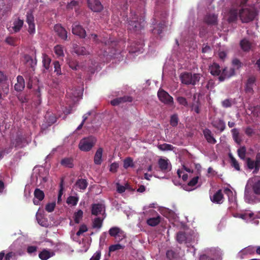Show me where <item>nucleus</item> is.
Instances as JSON below:
<instances>
[{"label": "nucleus", "mask_w": 260, "mask_h": 260, "mask_svg": "<svg viewBox=\"0 0 260 260\" xmlns=\"http://www.w3.org/2000/svg\"><path fill=\"white\" fill-rule=\"evenodd\" d=\"M28 142L26 140V138L23 137L22 135L18 134L13 142L14 147L15 148H22L25 144H28Z\"/></svg>", "instance_id": "nucleus-14"}, {"label": "nucleus", "mask_w": 260, "mask_h": 260, "mask_svg": "<svg viewBox=\"0 0 260 260\" xmlns=\"http://www.w3.org/2000/svg\"><path fill=\"white\" fill-rule=\"evenodd\" d=\"M6 42L10 45H15V39L13 37H7L6 39Z\"/></svg>", "instance_id": "nucleus-59"}, {"label": "nucleus", "mask_w": 260, "mask_h": 260, "mask_svg": "<svg viewBox=\"0 0 260 260\" xmlns=\"http://www.w3.org/2000/svg\"><path fill=\"white\" fill-rule=\"evenodd\" d=\"M54 30L59 38L64 41L67 40V31L61 24H55Z\"/></svg>", "instance_id": "nucleus-12"}, {"label": "nucleus", "mask_w": 260, "mask_h": 260, "mask_svg": "<svg viewBox=\"0 0 260 260\" xmlns=\"http://www.w3.org/2000/svg\"><path fill=\"white\" fill-rule=\"evenodd\" d=\"M176 240L178 243H179L180 244L186 243L187 237L185 233L184 232H179L177 233L176 235Z\"/></svg>", "instance_id": "nucleus-33"}, {"label": "nucleus", "mask_w": 260, "mask_h": 260, "mask_svg": "<svg viewBox=\"0 0 260 260\" xmlns=\"http://www.w3.org/2000/svg\"><path fill=\"white\" fill-rule=\"evenodd\" d=\"M23 59H24L25 63L26 66L30 69V72L33 73L35 71V67L37 64L36 52H35L34 59L32 56L28 54H25L24 56H23Z\"/></svg>", "instance_id": "nucleus-9"}, {"label": "nucleus", "mask_w": 260, "mask_h": 260, "mask_svg": "<svg viewBox=\"0 0 260 260\" xmlns=\"http://www.w3.org/2000/svg\"><path fill=\"white\" fill-rule=\"evenodd\" d=\"M123 248L124 246L120 244H116L110 245L109 250L110 252H114L116 250H118V249H123Z\"/></svg>", "instance_id": "nucleus-48"}, {"label": "nucleus", "mask_w": 260, "mask_h": 260, "mask_svg": "<svg viewBox=\"0 0 260 260\" xmlns=\"http://www.w3.org/2000/svg\"><path fill=\"white\" fill-rule=\"evenodd\" d=\"M256 82V77L250 76L248 78L245 87V90L246 93H252L253 92V87Z\"/></svg>", "instance_id": "nucleus-13"}, {"label": "nucleus", "mask_w": 260, "mask_h": 260, "mask_svg": "<svg viewBox=\"0 0 260 260\" xmlns=\"http://www.w3.org/2000/svg\"><path fill=\"white\" fill-rule=\"evenodd\" d=\"M170 124L173 127H175L178 124V116L177 114H174L171 116Z\"/></svg>", "instance_id": "nucleus-40"}, {"label": "nucleus", "mask_w": 260, "mask_h": 260, "mask_svg": "<svg viewBox=\"0 0 260 260\" xmlns=\"http://www.w3.org/2000/svg\"><path fill=\"white\" fill-rule=\"evenodd\" d=\"M134 162L131 157L125 158L123 161V167L125 169H127L128 167H134Z\"/></svg>", "instance_id": "nucleus-47"}, {"label": "nucleus", "mask_w": 260, "mask_h": 260, "mask_svg": "<svg viewBox=\"0 0 260 260\" xmlns=\"http://www.w3.org/2000/svg\"><path fill=\"white\" fill-rule=\"evenodd\" d=\"M51 62V59L48 55L46 54H42V64L43 67L44 69L48 71L50 68V63Z\"/></svg>", "instance_id": "nucleus-28"}, {"label": "nucleus", "mask_w": 260, "mask_h": 260, "mask_svg": "<svg viewBox=\"0 0 260 260\" xmlns=\"http://www.w3.org/2000/svg\"><path fill=\"white\" fill-rule=\"evenodd\" d=\"M0 91H1L3 93L4 96H7L9 92V84L6 82L1 83Z\"/></svg>", "instance_id": "nucleus-34"}, {"label": "nucleus", "mask_w": 260, "mask_h": 260, "mask_svg": "<svg viewBox=\"0 0 260 260\" xmlns=\"http://www.w3.org/2000/svg\"><path fill=\"white\" fill-rule=\"evenodd\" d=\"M209 70L211 74L214 76H219L221 73L220 67L218 63L215 62H214L209 66Z\"/></svg>", "instance_id": "nucleus-24"}, {"label": "nucleus", "mask_w": 260, "mask_h": 260, "mask_svg": "<svg viewBox=\"0 0 260 260\" xmlns=\"http://www.w3.org/2000/svg\"><path fill=\"white\" fill-rule=\"evenodd\" d=\"M192 110L195 112L196 113H200V102L199 100L197 101V103H196V104H194L192 105Z\"/></svg>", "instance_id": "nucleus-63"}, {"label": "nucleus", "mask_w": 260, "mask_h": 260, "mask_svg": "<svg viewBox=\"0 0 260 260\" xmlns=\"http://www.w3.org/2000/svg\"><path fill=\"white\" fill-rule=\"evenodd\" d=\"M23 24V21L19 18L16 19L13 22L12 30L14 32H19L22 28Z\"/></svg>", "instance_id": "nucleus-29"}, {"label": "nucleus", "mask_w": 260, "mask_h": 260, "mask_svg": "<svg viewBox=\"0 0 260 260\" xmlns=\"http://www.w3.org/2000/svg\"><path fill=\"white\" fill-rule=\"evenodd\" d=\"M125 234L123 231H121L117 234L116 237H115V239L117 241L119 242L125 238Z\"/></svg>", "instance_id": "nucleus-60"}, {"label": "nucleus", "mask_w": 260, "mask_h": 260, "mask_svg": "<svg viewBox=\"0 0 260 260\" xmlns=\"http://www.w3.org/2000/svg\"><path fill=\"white\" fill-rule=\"evenodd\" d=\"M157 97H158V100L165 105L169 106H173L174 105V102L173 96L162 89H158Z\"/></svg>", "instance_id": "nucleus-6"}, {"label": "nucleus", "mask_w": 260, "mask_h": 260, "mask_svg": "<svg viewBox=\"0 0 260 260\" xmlns=\"http://www.w3.org/2000/svg\"><path fill=\"white\" fill-rule=\"evenodd\" d=\"M247 167L248 169L252 170L254 169L253 173H257L260 168V153L256 154L255 160H252L250 158L246 159Z\"/></svg>", "instance_id": "nucleus-7"}, {"label": "nucleus", "mask_w": 260, "mask_h": 260, "mask_svg": "<svg viewBox=\"0 0 260 260\" xmlns=\"http://www.w3.org/2000/svg\"><path fill=\"white\" fill-rule=\"evenodd\" d=\"M199 180L198 177H194L191 179L190 181H189L188 183V185L189 186L193 187L196 185L198 183V181Z\"/></svg>", "instance_id": "nucleus-61"}, {"label": "nucleus", "mask_w": 260, "mask_h": 260, "mask_svg": "<svg viewBox=\"0 0 260 260\" xmlns=\"http://www.w3.org/2000/svg\"><path fill=\"white\" fill-rule=\"evenodd\" d=\"M246 203L254 204L260 202V179L255 178L251 184V187L246 185L244 191Z\"/></svg>", "instance_id": "nucleus-1"}, {"label": "nucleus", "mask_w": 260, "mask_h": 260, "mask_svg": "<svg viewBox=\"0 0 260 260\" xmlns=\"http://www.w3.org/2000/svg\"><path fill=\"white\" fill-rule=\"evenodd\" d=\"M88 183L85 179H78L75 185L80 190H84L87 186Z\"/></svg>", "instance_id": "nucleus-31"}, {"label": "nucleus", "mask_w": 260, "mask_h": 260, "mask_svg": "<svg viewBox=\"0 0 260 260\" xmlns=\"http://www.w3.org/2000/svg\"><path fill=\"white\" fill-rule=\"evenodd\" d=\"M257 11L253 6H245L239 11V18L243 23H249L255 19Z\"/></svg>", "instance_id": "nucleus-2"}, {"label": "nucleus", "mask_w": 260, "mask_h": 260, "mask_svg": "<svg viewBox=\"0 0 260 260\" xmlns=\"http://www.w3.org/2000/svg\"><path fill=\"white\" fill-rule=\"evenodd\" d=\"M235 75V70H232L230 74H226L225 71H222L221 75L218 77L219 80L222 82L226 78H231Z\"/></svg>", "instance_id": "nucleus-38"}, {"label": "nucleus", "mask_w": 260, "mask_h": 260, "mask_svg": "<svg viewBox=\"0 0 260 260\" xmlns=\"http://www.w3.org/2000/svg\"><path fill=\"white\" fill-rule=\"evenodd\" d=\"M25 87V81L21 76L17 77V83L15 84L14 89L17 91H21Z\"/></svg>", "instance_id": "nucleus-26"}, {"label": "nucleus", "mask_w": 260, "mask_h": 260, "mask_svg": "<svg viewBox=\"0 0 260 260\" xmlns=\"http://www.w3.org/2000/svg\"><path fill=\"white\" fill-rule=\"evenodd\" d=\"M55 203L54 202L48 203L45 207V209L48 212H52L55 208Z\"/></svg>", "instance_id": "nucleus-56"}, {"label": "nucleus", "mask_w": 260, "mask_h": 260, "mask_svg": "<svg viewBox=\"0 0 260 260\" xmlns=\"http://www.w3.org/2000/svg\"><path fill=\"white\" fill-rule=\"evenodd\" d=\"M101 257V251H97L94 254H93L90 260H100Z\"/></svg>", "instance_id": "nucleus-64"}, {"label": "nucleus", "mask_w": 260, "mask_h": 260, "mask_svg": "<svg viewBox=\"0 0 260 260\" xmlns=\"http://www.w3.org/2000/svg\"><path fill=\"white\" fill-rule=\"evenodd\" d=\"M132 98L131 96L125 95L122 97L117 98L111 101V104L112 106H117L119 104L123 103L124 102H132Z\"/></svg>", "instance_id": "nucleus-20"}, {"label": "nucleus", "mask_w": 260, "mask_h": 260, "mask_svg": "<svg viewBox=\"0 0 260 260\" xmlns=\"http://www.w3.org/2000/svg\"><path fill=\"white\" fill-rule=\"evenodd\" d=\"M121 231L122 230L120 229H119V228H118L117 226H114V227L111 228L109 230V234L111 237L115 238L116 237L117 234L118 233H119V232H121Z\"/></svg>", "instance_id": "nucleus-41"}, {"label": "nucleus", "mask_w": 260, "mask_h": 260, "mask_svg": "<svg viewBox=\"0 0 260 260\" xmlns=\"http://www.w3.org/2000/svg\"><path fill=\"white\" fill-rule=\"evenodd\" d=\"M160 222V216L158 215L155 217L150 218L147 220L148 225L154 226L157 225Z\"/></svg>", "instance_id": "nucleus-32"}, {"label": "nucleus", "mask_w": 260, "mask_h": 260, "mask_svg": "<svg viewBox=\"0 0 260 260\" xmlns=\"http://www.w3.org/2000/svg\"><path fill=\"white\" fill-rule=\"evenodd\" d=\"M204 22L208 25H215L218 24V17L214 14H208L204 18Z\"/></svg>", "instance_id": "nucleus-15"}, {"label": "nucleus", "mask_w": 260, "mask_h": 260, "mask_svg": "<svg viewBox=\"0 0 260 260\" xmlns=\"http://www.w3.org/2000/svg\"><path fill=\"white\" fill-rule=\"evenodd\" d=\"M174 148V147L172 145L164 143L162 144L158 145V149L162 151L166 150H172Z\"/></svg>", "instance_id": "nucleus-44"}, {"label": "nucleus", "mask_w": 260, "mask_h": 260, "mask_svg": "<svg viewBox=\"0 0 260 260\" xmlns=\"http://www.w3.org/2000/svg\"><path fill=\"white\" fill-rule=\"evenodd\" d=\"M105 217L102 219L100 217H96L93 220L92 227L93 228L100 229L103 225V220Z\"/></svg>", "instance_id": "nucleus-36"}, {"label": "nucleus", "mask_w": 260, "mask_h": 260, "mask_svg": "<svg viewBox=\"0 0 260 260\" xmlns=\"http://www.w3.org/2000/svg\"><path fill=\"white\" fill-rule=\"evenodd\" d=\"M26 22L27 24L34 23V17L31 11L27 12Z\"/></svg>", "instance_id": "nucleus-53"}, {"label": "nucleus", "mask_w": 260, "mask_h": 260, "mask_svg": "<svg viewBox=\"0 0 260 260\" xmlns=\"http://www.w3.org/2000/svg\"><path fill=\"white\" fill-rule=\"evenodd\" d=\"M87 231V228L86 225L82 224L80 226L79 229L78 231L77 232L76 234L78 236H80L84 232H86Z\"/></svg>", "instance_id": "nucleus-57"}, {"label": "nucleus", "mask_w": 260, "mask_h": 260, "mask_svg": "<svg viewBox=\"0 0 260 260\" xmlns=\"http://www.w3.org/2000/svg\"><path fill=\"white\" fill-rule=\"evenodd\" d=\"M154 21H155V20H154ZM152 25H156L155 26L153 27V29H151V32L154 35H160L165 27L166 26L165 24V22L164 21H162L157 24H156L154 22H153Z\"/></svg>", "instance_id": "nucleus-17"}, {"label": "nucleus", "mask_w": 260, "mask_h": 260, "mask_svg": "<svg viewBox=\"0 0 260 260\" xmlns=\"http://www.w3.org/2000/svg\"><path fill=\"white\" fill-rule=\"evenodd\" d=\"M239 15V12L237 10L232 9L230 11V19L232 21H234L236 20L238 18V16Z\"/></svg>", "instance_id": "nucleus-46"}, {"label": "nucleus", "mask_w": 260, "mask_h": 260, "mask_svg": "<svg viewBox=\"0 0 260 260\" xmlns=\"http://www.w3.org/2000/svg\"><path fill=\"white\" fill-rule=\"evenodd\" d=\"M79 5V2L78 1H73L70 3H68L67 5V9H76Z\"/></svg>", "instance_id": "nucleus-54"}, {"label": "nucleus", "mask_w": 260, "mask_h": 260, "mask_svg": "<svg viewBox=\"0 0 260 260\" xmlns=\"http://www.w3.org/2000/svg\"><path fill=\"white\" fill-rule=\"evenodd\" d=\"M157 164H158V167L164 173L168 172L171 169V164L168 159L160 158L157 161Z\"/></svg>", "instance_id": "nucleus-11"}, {"label": "nucleus", "mask_w": 260, "mask_h": 260, "mask_svg": "<svg viewBox=\"0 0 260 260\" xmlns=\"http://www.w3.org/2000/svg\"><path fill=\"white\" fill-rule=\"evenodd\" d=\"M53 66L54 68V73H56L57 75H61V68L59 61L57 60L54 61L53 62Z\"/></svg>", "instance_id": "nucleus-52"}, {"label": "nucleus", "mask_w": 260, "mask_h": 260, "mask_svg": "<svg viewBox=\"0 0 260 260\" xmlns=\"http://www.w3.org/2000/svg\"><path fill=\"white\" fill-rule=\"evenodd\" d=\"M212 125L213 126L219 130L220 132L223 131L225 129V123L223 120L221 119H218L216 120H214L212 122Z\"/></svg>", "instance_id": "nucleus-22"}, {"label": "nucleus", "mask_w": 260, "mask_h": 260, "mask_svg": "<svg viewBox=\"0 0 260 260\" xmlns=\"http://www.w3.org/2000/svg\"><path fill=\"white\" fill-rule=\"evenodd\" d=\"M230 157L231 159L232 166L234 167V168L235 169H236L237 170L239 171L240 169V166H239L238 161L231 154H230Z\"/></svg>", "instance_id": "nucleus-51"}, {"label": "nucleus", "mask_w": 260, "mask_h": 260, "mask_svg": "<svg viewBox=\"0 0 260 260\" xmlns=\"http://www.w3.org/2000/svg\"><path fill=\"white\" fill-rule=\"evenodd\" d=\"M60 165L64 167L72 168L74 167L73 159L72 157H65L60 160Z\"/></svg>", "instance_id": "nucleus-30"}, {"label": "nucleus", "mask_w": 260, "mask_h": 260, "mask_svg": "<svg viewBox=\"0 0 260 260\" xmlns=\"http://www.w3.org/2000/svg\"><path fill=\"white\" fill-rule=\"evenodd\" d=\"M72 31L74 35L78 36L81 38H85L86 36V31L83 26L76 23L73 24Z\"/></svg>", "instance_id": "nucleus-10"}, {"label": "nucleus", "mask_w": 260, "mask_h": 260, "mask_svg": "<svg viewBox=\"0 0 260 260\" xmlns=\"http://www.w3.org/2000/svg\"><path fill=\"white\" fill-rule=\"evenodd\" d=\"M232 65L237 69H239L242 66V63L239 59L234 58L232 60Z\"/></svg>", "instance_id": "nucleus-55"}, {"label": "nucleus", "mask_w": 260, "mask_h": 260, "mask_svg": "<svg viewBox=\"0 0 260 260\" xmlns=\"http://www.w3.org/2000/svg\"><path fill=\"white\" fill-rule=\"evenodd\" d=\"M74 52L78 55L87 54V52L85 47L82 46H76L74 47Z\"/></svg>", "instance_id": "nucleus-35"}, {"label": "nucleus", "mask_w": 260, "mask_h": 260, "mask_svg": "<svg viewBox=\"0 0 260 260\" xmlns=\"http://www.w3.org/2000/svg\"><path fill=\"white\" fill-rule=\"evenodd\" d=\"M36 216H37V219L38 220V223L43 226H47V221L44 218H43L41 214H39L38 213L36 214Z\"/></svg>", "instance_id": "nucleus-39"}, {"label": "nucleus", "mask_w": 260, "mask_h": 260, "mask_svg": "<svg viewBox=\"0 0 260 260\" xmlns=\"http://www.w3.org/2000/svg\"><path fill=\"white\" fill-rule=\"evenodd\" d=\"M246 149L245 146H242L238 149V155L241 159H245L246 156Z\"/></svg>", "instance_id": "nucleus-43"}, {"label": "nucleus", "mask_w": 260, "mask_h": 260, "mask_svg": "<svg viewBox=\"0 0 260 260\" xmlns=\"http://www.w3.org/2000/svg\"><path fill=\"white\" fill-rule=\"evenodd\" d=\"M78 202V198L75 196H70L67 200L68 204H71L73 206H76Z\"/></svg>", "instance_id": "nucleus-45"}, {"label": "nucleus", "mask_w": 260, "mask_h": 260, "mask_svg": "<svg viewBox=\"0 0 260 260\" xmlns=\"http://www.w3.org/2000/svg\"><path fill=\"white\" fill-rule=\"evenodd\" d=\"M221 105L222 107H224L225 108H228V107H232V102L230 100L226 99L224 101L221 102Z\"/></svg>", "instance_id": "nucleus-58"}, {"label": "nucleus", "mask_w": 260, "mask_h": 260, "mask_svg": "<svg viewBox=\"0 0 260 260\" xmlns=\"http://www.w3.org/2000/svg\"><path fill=\"white\" fill-rule=\"evenodd\" d=\"M83 212L82 210L79 209L77 212L74 213V220L76 223L78 224L81 218H83Z\"/></svg>", "instance_id": "nucleus-37"}, {"label": "nucleus", "mask_w": 260, "mask_h": 260, "mask_svg": "<svg viewBox=\"0 0 260 260\" xmlns=\"http://www.w3.org/2000/svg\"><path fill=\"white\" fill-rule=\"evenodd\" d=\"M176 101L179 103L180 105L183 106L184 107H187L188 106V102L187 100L183 96H178L176 99Z\"/></svg>", "instance_id": "nucleus-49"}, {"label": "nucleus", "mask_w": 260, "mask_h": 260, "mask_svg": "<svg viewBox=\"0 0 260 260\" xmlns=\"http://www.w3.org/2000/svg\"><path fill=\"white\" fill-rule=\"evenodd\" d=\"M35 199L33 200V203L36 205H38L40 201H42L45 197L44 192L39 188L35 189L34 190Z\"/></svg>", "instance_id": "nucleus-16"}, {"label": "nucleus", "mask_w": 260, "mask_h": 260, "mask_svg": "<svg viewBox=\"0 0 260 260\" xmlns=\"http://www.w3.org/2000/svg\"><path fill=\"white\" fill-rule=\"evenodd\" d=\"M54 51L55 54L58 56H64L63 50L62 47L60 45H57L54 47Z\"/></svg>", "instance_id": "nucleus-42"}, {"label": "nucleus", "mask_w": 260, "mask_h": 260, "mask_svg": "<svg viewBox=\"0 0 260 260\" xmlns=\"http://www.w3.org/2000/svg\"><path fill=\"white\" fill-rule=\"evenodd\" d=\"M87 6L92 12L95 13L102 12L104 9V6L100 0H88Z\"/></svg>", "instance_id": "nucleus-8"}, {"label": "nucleus", "mask_w": 260, "mask_h": 260, "mask_svg": "<svg viewBox=\"0 0 260 260\" xmlns=\"http://www.w3.org/2000/svg\"><path fill=\"white\" fill-rule=\"evenodd\" d=\"M54 255L53 251L44 249L39 254V257L41 260H47Z\"/></svg>", "instance_id": "nucleus-25"}, {"label": "nucleus", "mask_w": 260, "mask_h": 260, "mask_svg": "<svg viewBox=\"0 0 260 260\" xmlns=\"http://www.w3.org/2000/svg\"><path fill=\"white\" fill-rule=\"evenodd\" d=\"M166 255L167 258L171 259L175 257L176 253L173 250H168L167 251Z\"/></svg>", "instance_id": "nucleus-62"}, {"label": "nucleus", "mask_w": 260, "mask_h": 260, "mask_svg": "<svg viewBox=\"0 0 260 260\" xmlns=\"http://www.w3.org/2000/svg\"><path fill=\"white\" fill-rule=\"evenodd\" d=\"M129 188V185L128 184H126L125 186L117 184V191L119 193H122L125 191L127 189Z\"/></svg>", "instance_id": "nucleus-50"}, {"label": "nucleus", "mask_w": 260, "mask_h": 260, "mask_svg": "<svg viewBox=\"0 0 260 260\" xmlns=\"http://www.w3.org/2000/svg\"><path fill=\"white\" fill-rule=\"evenodd\" d=\"M240 46L244 52H248L251 48L252 44L249 40L245 38L240 42Z\"/></svg>", "instance_id": "nucleus-23"}, {"label": "nucleus", "mask_w": 260, "mask_h": 260, "mask_svg": "<svg viewBox=\"0 0 260 260\" xmlns=\"http://www.w3.org/2000/svg\"><path fill=\"white\" fill-rule=\"evenodd\" d=\"M211 200L214 203L220 204L223 202V199H224V196L222 193L221 190H218L216 192H215L213 197H210Z\"/></svg>", "instance_id": "nucleus-21"}, {"label": "nucleus", "mask_w": 260, "mask_h": 260, "mask_svg": "<svg viewBox=\"0 0 260 260\" xmlns=\"http://www.w3.org/2000/svg\"><path fill=\"white\" fill-rule=\"evenodd\" d=\"M103 210L104 213H105V207L102 204H92L91 205V214L93 215L97 216L99 215L103 212Z\"/></svg>", "instance_id": "nucleus-19"}, {"label": "nucleus", "mask_w": 260, "mask_h": 260, "mask_svg": "<svg viewBox=\"0 0 260 260\" xmlns=\"http://www.w3.org/2000/svg\"><path fill=\"white\" fill-rule=\"evenodd\" d=\"M180 79L182 84L195 85L200 81L201 75L199 73L192 74L190 72H183L180 75Z\"/></svg>", "instance_id": "nucleus-3"}, {"label": "nucleus", "mask_w": 260, "mask_h": 260, "mask_svg": "<svg viewBox=\"0 0 260 260\" xmlns=\"http://www.w3.org/2000/svg\"><path fill=\"white\" fill-rule=\"evenodd\" d=\"M103 149L102 148H99L97 149L94 158H93V161L96 165H100L102 162V156H103Z\"/></svg>", "instance_id": "nucleus-27"}, {"label": "nucleus", "mask_w": 260, "mask_h": 260, "mask_svg": "<svg viewBox=\"0 0 260 260\" xmlns=\"http://www.w3.org/2000/svg\"><path fill=\"white\" fill-rule=\"evenodd\" d=\"M145 23L143 18H132L129 21L128 29L131 32L138 33L144 28Z\"/></svg>", "instance_id": "nucleus-5"}, {"label": "nucleus", "mask_w": 260, "mask_h": 260, "mask_svg": "<svg viewBox=\"0 0 260 260\" xmlns=\"http://www.w3.org/2000/svg\"><path fill=\"white\" fill-rule=\"evenodd\" d=\"M203 134L207 142L209 144H214L217 143V140H215L213 137L212 133L210 129L205 128L203 131Z\"/></svg>", "instance_id": "nucleus-18"}, {"label": "nucleus", "mask_w": 260, "mask_h": 260, "mask_svg": "<svg viewBox=\"0 0 260 260\" xmlns=\"http://www.w3.org/2000/svg\"><path fill=\"white\" fill-rule=\"evenodd\" d=\"M96 143V139L93 136L84 137L80 140L78 147L81 151H89Z\"/></svg>", "instance_id": "nucleus-4"}]
</instances>
